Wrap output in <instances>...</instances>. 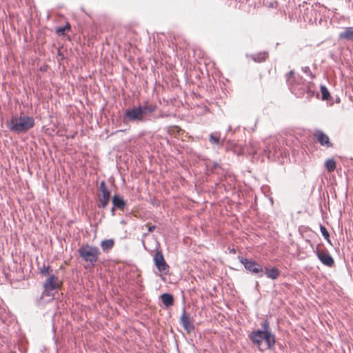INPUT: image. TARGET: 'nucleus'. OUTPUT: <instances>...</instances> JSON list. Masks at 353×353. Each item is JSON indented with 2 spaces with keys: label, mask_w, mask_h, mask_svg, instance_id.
Segmentation results:
<instances>
[{
  "label": "nucleus",
  "mask_w": 353,
  "mask_h": 353,
  "mask_svg": "<svg viewBox=\"0 0 353 353\" xmlns=\"http://www.w3.org/2000/svg\"><path fill=\"white\" fill-rule=\"evenodd\" d=\"M286 81L292 93L297 97L302 98L305 94L306 99H309L314 95V92L310 89L305 80L301 76L295 74L293 70L286 74Z\"/></svg>",
  "instance_id": "obj_1"
},
{
  "label": "nucleus",
  "mask_w": 353,
  "mask_h": 353,
  "mask_svg": "<svg viewBox=\"0 0 353 353\" xmlns=\"http://www.w3.org/2000/svg\"><path fill=\"white\" fill-rule=\"evenodd\" d=\"M261 326L262 330H254L248 334V338L251 342L256 345L258 347L262 345L263 340L267 344V347L270 350H272L276 343L275 336L271 332L270 323L268 320L261 322Z\"/></svg>",
  "instance_id": "obj_2"
},
{
  "label": "nucleus",
  "mask_w": 353,
  "mask_h": 353,
  "mask_svg": "<svg viewBox=\"0 0 353 353\" xmlns=\"http://www.w3.org/2000/svg\"><path fill=\"white\" fill-rule=\"evenodd\" d=\"M34 125V120L32 117L21 114L12 116L7 122V128L12 132L16 134L26 133Z\"/></svg>",
  "instance_id": "obj_3"
},
{
  "label": "nucleus",
  "mask_w": 353,
  "mask_h": 353,
  "mask_svg": "<svg viewBox=\"0 0 353 353\" xmlns=\"http://www.w3.org/2000/svg\"><path fill=\"white\" fill-rule=\"evenodd\" d=\"M78 252L82 259L89 262L92 265H94L100 254V250L97 247L91 246L88 244L80 247Z\"/></svg>",
  "instance_id": "obj_4"
},
{
  "label": "nucleus",
  "mask_w": 353,
  "mask_h": 353,
  "mask_svg": "<svg viewBox=\"0 0 353 353\" xmlns=\"http://www.w3.org/2000/svg\"><path fill=\"white\" fill-rule=\"evenodd\" d=\"M264 144L263 153L268 159L273 161L282 154L280 144L276 139L273 138L266 139Z\"/></svg>",
  "instance_id": "obj_5"
},
{
  "label": "nucleus",
  "mask_w": 353,
  "mask_h": 353,
  "mask_svg": "<svg viewBox=\"0 0 353 353\" xmlns=\"http://www.w3.org/2000/svg\"><path fill=\"white\" fill-rule=\"evenodd\" d=\"M239 262L243 265L247 272L261 278L263 276V268L255 260L243 256H238Z\"/></svg>",
  "instance_id": "obj_6"
},
{
  "label": "nucleus",
  "mask_w": 353,
  "mask_h": 353,
  "mask_svg": "<svg viewBox=\"0 0 353 353\" xmlns=\"http://www.w3.org/2000/svg\"><path fill=\"white\" fill-rule=\"evenodd\" d=\"M147 121L148 119L144 118L143 115L141 105L126 109L123 116V121L125 123H128L130 122L143 123Z\"/></svg>",
  "instance_id": "obj_7"
},
{
  "label": "nucleus",
  "mask_w": 353,
  "mask_h": 353,
  "mask_svg": "<svg viewBox=\"0 0 353 353\" xmlns=\"http://www.w3.org/2000/svg\"><path fill=\"white\" fill-rule=\"evenodd\" d=\"M99 190L101 192L102 195L99 196V197H98L97 206L99 208L104 209L105 208H106V206L109 203L111 194H110V191L108 190V187L106 186L104 181H102L100 183Z\"/></svg>",
  "instance_id": "obj_8"
},
{
  "label": "nucleus",
  "mask_w": 353,
  "mask_h": 353,
  "mask_svg": "<svg viewBox=\"0 0 353 353\" xmlns=\"http://www.w3.org/2000/svg\"><path fill=\"white\" fill-rule=\"evenodd\" d=\"M318 259L325 265L327 267H332L334 264V260L331 254L327 250H319L318 249L314 251Z\"/></svg>",
  "instance_id": "obj_9"
},
{
  "label": "nucleus",
  "mask_w": 353,
  "mask_h": 353,
  "mask_svg": "<svg viewBox=\"0 0 353 353\" xmlns=\"http://www.w3.org/2000/svg\"><path fill=\"white\" fill-rule=\"evenodd\" d=\"M154 265L159 271L166 273L169 270V265L165 262L161 251H157L154 256Z\"/></svg>",
  "instance_id": "obj_10"
},
{
  "label": "nucleus",
  "mask_w": 353,
  "mask_h": 353,
  "mask_svg": "<svg viewBox=\"0 0 353 353\" xmlns=\"http://www.w3.org/2000/svg\"><path fill=\"white\" fill-rule=\"evenodd\" d=\"M314 137L321 145L325 146L327 148L333 147V144L330 142L328 136L322 130H316L314 134Z\"/></svg>",
  "instance_id": "obj_11"
},
{
  "label": "nucleus",
  "mask_w": 353,
  "mask_h": 353,
  "mask_svg": "<svg viewBox=\"0 0 353 353\" xmlns=\"http://www.w3.org/2000/svg\"><path fill=\"white\" fill-rule=\"evenodd\" d=\"M180 323L182 325L183 329L190 333L194 330V325L191 323L190 316L185 312V310L183 307L181 316L180 317Z\"/></svg>",
  "instance_id": "obj_12"
},
{
  "label": "nucleus",
  "mask_w": 353,
  "mask_h": 353,
  "mask_svg": "<svg viewBox=\"0 0 353 353\" xmlns=\"http://www.w3.org/2000/svg\"><path fill=\"white\" fill-rule=\"evenodd\" d=\"M43 288H47L48 290L55 291L59 288L58 283V277L55 275H51L48 279L46 280L43 285Z\"/></svg>",
  "instance_id": "obj_13"
},
{
  "label": "nucleus",
  "mask_w": 353,
  "mask_h": 353,
  "mask_svg": "<svg viewBox=\"0 0 353 353\" xmlns=\"http://www.w3.org/2000/svg\"><path fill=\"white\" fill-rule=\"evenodd\" d=\"M224 140V139H221L219 132H214L209 135L210 143L216 145L219 149L223 148Z\"/></svg>",
  "instance_id": "obj_14"
},
{
  "label": "nucleus",
  "mask_w": 353,
  "mask_h": 353,
  "mask_svg": "<svg viewBox=\"0 0 353 353\" xmlns=\"http://www.w3.org/2000/svg\"><path fill=\"white\" fill-rule=\"evenodd\" d=\"M264 274H265L268 278L272 280H275L279 276L280 270L276 267H272L271 268L265 267L263 268V275Z\"/></svg>",
  "instance_id": "obj_15"
},
{
  "label": "nucleus",
  "mask_w": 353,
  "mask_h": 353,
  "mask_svg": "<svg viewBox=\"0 0 353 353\" xmlns=\"http://www.w3.org/2000/svg\"><path fill=\"white\" fill-rule=\"evenodd\" d=\"M112 205L117 209L123 210L126 205L125 201L119 194H114L112 198Z\"/></svg>",
  "instance_id": "obj_16"
},
{
  "label": "nucleus",
  "mask_w": 353,
  "mask_h": 353,
  "mask_svg": "<svg viewBox=\"0 0 353 353\" xmlns=\"http://www.w3.org/2000/svg\"><path fill=\"white\" fill-rule=\"evenodd\" d=\"M54 297V292L43 288V292L40 296V300L43 303H48L52 301Z\"/></svg>",
  "instance_id": "obj_17"
},
{
  "label": "nucleus",
  "mask_w": 353,
  "mask_h": 353,
  "mask_svg": "<svg viewBox=\"0 0 353 353\" xmlns=\"http://www.w3.org/2000/svg\"><path fill=\"white\" fill-rule=\"evenodd\" d=\"M163 304L165 307H169L174 305V296L170 293H163L160 296Z\"/></svg>",
  "instance_id": "obj_18"
},
{
  "label": "nucleus",
  "mask_w": 353,
  "mask_h": 353,
  "mask_svg": "<svg viewBox=\"0 0 353 353\" xmlns=\"http://www.w3.org/2000/svg\"><path fill=\"white\" fill-rule=\"evenodd\" d=\"M339 39H345L348 41L353 40V28L347 27L344 31L340 32Z\"/></svg>",
  "instance_id": "obj_19"
},
{
  "label": "nucleus",
  "mask_w": 353,
  "mask_h": 353,
  "mask_svg": "<svg viewBox=\"0 0 353 353\" xmlns=\"http://www.w3.org/2000/svg\"><path fill=\"white\" fill-rule=\"evenodd\" d=\"M254 61L261 63L264 62L268 57V52H261L257 54H251L249 56Z\"/></svg>",
  "instance_id": "obj_20"
},
{
  "label": "nucleus",
  "mask_w": 353,
  "mask_h": 353,
  "mask_svg": "<svg viewBox=\"0 0 353 353\" xmlns=\"http://www.w3.org/2000/svg\"><path fill=\"white\" fill-rule=\"evenodd\" d=\"M141 108L143 112L144 118H147L148 114H151L155 110V105H141Z\"/></svg>",
  "instance_id": "obj_21"
},
{
  "label": "nucleus",
  "mask_w": 353,
  "mask_h": 353,
  "mask_svg": "<svg viewBox=\"0 0 353 353\" xmlns=\"http://www.w3.org/2000/svg\"><path fill=\"white\" fill-rule=\"evenodd\" d=\"M113 239H105L104 241H102L101 243V246L103 251H108L110 250L113 247Z\"/></svg>",
  "instance_id": "obj_22"
},
{
  "label": "nucleus",
  "mask_w": 353,
  "mask_h": 353,
  "mask_svg": "<svg viewBox=\"0 0 353 353\" xmlns=\"http://www.w3.org/2000/svg\"><path fill=\"white\" fill-rule=\"evenodd\" d=\"M325 166L329 172H333L336 168V162L333 159H329L325 161Z\"/></svg>",
  "instance_id": "obj_23"
},
{
  "label": "nucleus",
  "mask_w": 353,
  "mask_h": 353,
  "mask_svg": "<svg viewBox=\"0 0 353 353\" xmlns=\"http://www.w3.org/2000/svg\"><path fill=\"white\" fill-rule=\"evenodd\" d=\"M320 231L321 232L322 236L324 237V239L327 241L328 243L332 245L331 241L330 239V234L325 227L323 225H320Z\"/></svg>",
  "instance_id": "obj_24"
},
{
  "label": "nucleus",
  "mask_w": 353,
  "mask_h": 353,
  "mask_svg": "<svg viewBox=\"0 0 353 353\" xmlns=\"http://www.w3.org/2000/svg\"><path fill=\"white\" fill-rule=\"evenodd\" d=\"M321 97L323 100H328L330 97V94L328 89L325 85L321 86Z\"/></svg>",
  "instance_id": "obj_25"
},
{
  "label": "nucleus",
  "mask_w": 353,
  "mask_h": 353,
  "mask_svg": "<svg viewBox=\"0 0 353 353\" xmlns=\"http://www.w3.org/2000/svg\"><path fill=\"white\" fill-rule=\"evenodd\" d=\"M70 28V25L69 23H67L63 26L57 27L56 29V33L59 35H64L66 30H69Z\"/></svg>",
  "instance_id": "obj_26"
},
{
  "label": "nucleus",
  "mask_w": 353,
  "mask_h": 353,
  "mask_svg": "<svg viewBox=\"0 0 353 353\" xmlns=\"http://www.w3.org/2000/svg\"><path fill=\"white\" fill-rule=\"evenodd\" d=\"M301 70L303 73L310 77V79H314L315 77V76L312 74V72L310 70V68L308 66L302 67Z\"/></svg>",
  "instance_id": "obj_27"
},
{
  "label": "nucleus",
  "mask_w": 353,
  "mask_h": 353,
  "mask_svg": "<svg viewBox=\"0 0 353 353\" xmlns=\"http://www.w3.org/2000/svg\"><path fill=\"white\" fill-rule=\"evenodd\" d=\"M218 168H221V166L219 165V163L217 162H213L212 163V165H211L210 167V170L212 172H215L216 170L218 169Z\"/></svg>",
  "instance_id": "obj_28"
},
{
  "label": "nucleus",
  "mask_w": 353,
  "mask_h": 353,
  "mask_svg": "<svg viewBox=\"0 0 353 353\" xmlns=\"http://www.w3.org/2000/svg\"><path fill=\"white\" fill-rule=\"evenodd\" d=\"M49 270L50 266L46 267L45 265H43V267L40 270V273L43 275H46L48 273Z\"/></svg>",
  "instance_id": "obj_29"
},
{
  "label": "nucleus",
  "mask_w": 353,
  "mask_h": 353,
  "mask_svg": "<svg viewBox=\"0 0 353 353\" xmlns=\"http://www.w3.org/2000/svg\"><path fill=\"white\" fill-rule=\"evenodd\" d=\"M148 226V231L150 232H153L155 228H156V226L154 225H147Z\"/></svg>",
  "instance_id": "obj_30"
},
{
  "label": "nucleus",
  "mask_w": 353,
  "mask_h": 353,
  "mask_svg": "<svg viewBox=\"0 0 353 353\" xmlns=\"http://www.w3.org/2000/svg\"><path fill=\"white\" fill-rule=\"evenodd\" d=\"M115 208H114V206L111 209V214L112 216H114L115 215Z\"/></svg>",
  "instance_id": "obj_31"
},
{
  "label": "nucleus",
  "mask_w": 353,
  "mask_h": 353,
  "mask_svg": "<svg viewBox=\"0 0 353 353\" xmlns=\"http://www.w3.org/2000/svg\"><path fill=\"white\" fill-rule=\"evenodd\" d=\"M259 282L258 281H256V283H255V287L257 288L259 286Z\"/></svg>",
  "instance_id": "obj_32"
},
{
  "label": "nucleus",
  "mask_w": 353,
  "mask_h": 353,
  "mask_svg": "<svg viewBox=\"0 0 353 353\" xmlns=\"http://www.w3.org/2000/svg\"><path fill=\"white\" fill-rule=\"evenodd\" d=\"M231 130H232V128H231V126H229L228 129V131L229 132V131H231Z\"/></svg>",
  "instance_id": "obj_33"
},
{
  "label": "nucleus",
  "mask_w": 353,
  "mask_h": 353,
  "mask_svg": "<svg viewBox=\"0 0 353 353\" xmlns=\"http://www.w3.org/2000/svg\"><path fill=\"white\" fill-rule=\"evenodd\" d=\"M147 234H148L147 233H144V234H143V236H147Z\"/></svg>",
  "instance_id": "obj_34"
}]
</instances>
